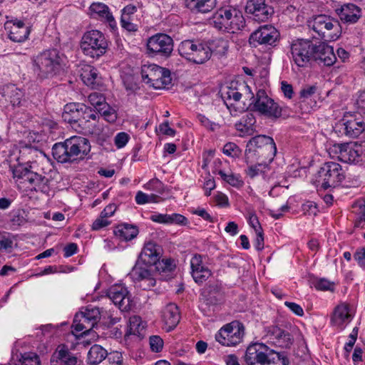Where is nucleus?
Masks as SVG:
<instances>
[{"instance_id": "obj_1", "label": "nucleus", "mask_w": 365, "mask_h": 365, "mask_svg": "<svg viewBox=\"0 0 365 365\" xmlns=\"http://www.w3.org/2000/svg\"><path fill=\"white\" fill-rule=\"evenodd\" d=\"M91 151L89 140L81 136H72L52 148V155L61 163H73L84 159Z\"/></svg>"}, {"instance_id": "obj_2", "label": "nucleus", "mask_w": 365, "mask_h": 365, "mask_svg": "<svg viewBox=\"0 0 365 365\" xmlns=\"http://www.w3.org/2000/svg\"><path fill=\"white\" fill-rule=\"evenodd\" d=\"M32 64L38 78H51L63 72L66 56L57 49H48L34 56Z\"/></svg>"}, {"instance_id": "obj_3", "label": "nucleus", "mask_w": 365, "mask_h": 365, "mask_svg": "<svg viewBox=\"0 0 365 365\" xmlns=\"http://www.w3.org/2000/svg\"><path fill=\"white\" fill-rule=\"evenodd\" d=\"M276 153L274 139L268 135H258L252 138L247 144L245 161L248 164L257 160L266 165L273 160Z\"/></svg>"}, {"instance_id": "obj_4", "label": "nucleus", "mask_w": 365, "mask_h": 365, "mask_svg": "<svg viewBox=\"0 0 365 365\" xmlns=\"http://www.w3.org/2000/svg\"><path fill=\"white\" fill-rule=\"evenodd\" d=\"M345 178L341 165L335 162H327L318 170L315 176L316 186L324 190L338 186Z\"/></svg>"}, {"instance_id": "obj_5", "label": "nucleus", "mask_w": 365, "mask_h": 365, "mask_svg": "<svg viewBox=\"0 0 365 365\" xmlns=\"http://www.w3.org/2000/svg\"><path fill=\"white\" fill-rule=\"evenodd\" d=\"M81 48L85 55L99 58L106 52L108 41L101 31L91 30L82 36Z\"/></svg>"}, {"instance_id": "obj_6", "label": "nucleus", "mask_w": 365, "mask_h": 365, "mask_svg": "<svg viewBox=\"0 0 365 365\" xmlns=\"http://www.w3.org/2000/svg\"><path fill=\"white\" fill-rule=\"evenodd\" d=\"M179 54L196 64H202L210 58L207 44L200 41L185 40L178 46Z\"/></svg>"}, {"instance_id": "obj_7", "label": "nucleus", "mask_w": 365, "mask_h": 365, "mask_svg": "<svg viewBox=\"0 0 365 365\" xmlns=\"http://www.w3.org/2000/svg\"><path fill=\"white\" fill-rule=\"evenodd\" d=\"M141 76L144 82L155 89L168 88L172 83L170 71L156 64L143 66Z\"/></svg>"}, {"instance_id": "obj_8", "label": "nucleus", "mask_w": 365, "mask_h": 365, "mask_svg": "<svg viewBox=\"0 0 365 365\" xmlns=\"http://www.w3.org/2000/svg\"><path fill=\"white\" fill-rule=\"evenodd\" d=\"M316 44L308 39H297L291 45V54L299 67H308L313 62Z\"/></svg>"}, {"instance_id": "obj_9", "label": "nucleus", "mask_w": 365, "mask_h": 365, "mask_svg": "<svg viewBox=\"0 0 365 365\" xmlns=\"http://www.w3.org/2000/svg\"><path fill=\"white\" fill-rule=\"evenodd\" d=\"M244 334L243 324L238 321H233L217 331L215 339L222 346H233L242 341Z\"/></svg>"}, {"instance_id": "obj_10", "label": "nucleus", "mask_w": 365, "mask_h": 365, "mask_svg": "<svg viewBox=\"0 0 365 365\" xmlns=\"http://www.w3.org/2000/svg\"><path fill=\"white\" fill-rule=\"evenodd\" d=\"M101 319V311L98 307H88L85 312L76 314L72 327L73 331H83L88 335Z\"/></svg>"}, {"instance_id": "obj_11", "label": "nucleus", "mask_w": 365, "mask_h": 365, "mask_svg": "<svg viewBox=\"0 0 365 365\" xmlns=\"http://www.w3.org/2000/svg\"><path fill=\"white\" fill-rule=\"evenodd\" d=\"M253 110L272 120H277L282 116V108L277 103L269 98L264 90L260 89L253 98Z\"/></svg>"}, {"instance_id": "obj_12", "label": "nucleus", "mask_w": 365, "mask_h": 365, "mask_svg": "<svg viewBox=\"0 0 365 365\" xmlns=\"http://www.w3.org/2000/svg\"><path fill=\"white\" fill-rule=\"evenodd\" d=\"M148 53L153 56L168 58L173 51V40L165 34H156L147 41Z\"/></svg>"}, {"instance_id": "obj_13", "label": "nucleus", "mask_w": 365, "mask_h": 365, "mask_svg": "<svg viewBox=\"0 0 365 365\" xmlns=\"http://www.w3.org/2000/svg\"><path fill=\"white\" fill-rule=\"evenodd\" d=\"M309 26L312 28L319 36L325 41L335 40L339 38V35H331L330 31L340 27L339 22L336 19H331L327 15H318L309 22Z\"/></svg>"}, {"instance_id": "obj_14", "label": "nucleus", "mask_w": 365, "mask_h": 365, "mask_svg": "<svg viewBox=\"0 0 365 365\" xmlns=\"http://www.w3.org/2000/svg\"><path fill=\"white\" fill-rule=\"evenodd\" d=\"M279 39V33L273 26L264 25L251 34L249 43L252 47H257L259 45L275 46Z\"/></svg>"}, {"instance_id": "obj_15", "label": "nucleus", "mask_w": 365, "mask_h": 365, "mask_svg": "<svg viewBox=\"0 0 365 365\" xmlns=\"http://www.w3.org/2000/svg\"><path fill=\"white\" fill-rule=\"evenodd\" d=\"M128 276L138 284V287L144 290L150 289L156 283L153 268L143 265L140 262H136Z\"/></svg>"}, {"instance_id": "obj_16", "label": "nucleus", "mask_w": 365, "mask_h": 365, "mask_svg": "<svg viewBox=\"0 0 365 365\" xmlns=\"http://www.w3.org/2000/svg\"><path fill=\"white\" fill-rule=\"evenodd\" d=\"M83 109H86V105L83 103H70L64 106L62 113L63 120L78 132L85 127V120H83Z\"/></svg>"}, {"instance_id": "obj_17", "label": "nucleus", "mask_w": 365, "mask_h": 365, "mask_svg": "<svg viewBox=\"0 0 365 365\" xmlns=\"http://www.w3.org/2000/svg\"><path fill=\"white\" fill-rule=\"evenodd\" d=\"M273 351L264 344H252L247 348L245 361L247 365H266L269 355Z\"/></svg>"}, {"instance_id": "obj_18", "label": "nucleus", "mask_w": 365, "mask_h": 365, "mask_svg": "<svg viewBox=\"0 0 365 365\" xmlns=\"http://www.w3.org/2000/svg\"><path fill=\"white\" fill-rule=\"evenodd\" d=\"M242 95L247 96L250 99L254 98L250 87L245 82L237 84L232 83L230 86L226 87L222 93V98L229 108L235 103L239 102Z\"/></svg>"}, {"instance_id": "obj_19", "label": "nucleus", "mask_w": 365, "mask_h": 365, "mask_svg": "<svg viewBox=\"0 0 365 365\" xmlns=\"http://www.w3.org/2000/svg\"><path fill=\"white\" fill-rule=\"evenodd\" d=\"M245 12L252 16L254 21L263 22L267 21L273 14V9L266 4V0H247Z\"/></svg>"}, {"instance_id": "obj_20", "label": "nucleus", "mask_w": 365, "mask_h": 365, "mask_svg": "<svg viewBox=\"0 0 365 365\" xmlns=\"http://www.w3.org/2000/svg\"><path fill=\"white\" fill-rule=\"evenodd\" d=\"M264 337L267 341L282 348H289L293 343V338L289 332L278 326H269L264 329Z\"/></svg>"}, {"instance_id": "obj_21", "label": "nucleus", "mask_w": 365, "mask_h": 365, "mask_svg": "<svg viewBox=\"0 0 365 365\" xmlns=\"http://www.w3.org/2000/svg\"><path fill=\"white\" fill-rule=\"evenodd\" d=\"M337 158L346 163H357L362 161L361 147L356 143H344L337 146Z\"/></svg>"}, {"instance_id": "obj_22", "label": "nucleus", "mask_w": 365, "mask_h": 365, "mask_svg": "<svg viewBox=\"0 0 365 365\" xmlns=\"http://www.w3.org/2000/svg\"><path fill=\"white\" fill-rule=\"evenodd\" d=\"M201 299L207 306L220 304L224 299L222 287L217 282H211L205 285L201 291Z\"/></svg>"}, {"instance_id": "obj_23", "label": "nucleus", "mask_w": 365, "mask_h": 365, "mask_svg": "<svg viewBox=\"0 0 365 365\" xmlns=\"http://www.w3.org/2000/svg\"><path fill=\"white\" fill-rule=\"evenodd\" d=\"M51 365H77L78 357L65 344L58 345L51 355Z\"/></svg>"}, {"instance_id": "obj_24", "label": "nucleus", "mask_w": 365, "mask_h": 365, "mask_svg": "<svg viewBox=\"0 0 365 365\" xmlns=\"http://www.w3.org/2000/svg\"><path fill=\"white\" fill-rule=\"evenodd\" d=\"M108 296L122 311H128L131 308L132 301L125 288L119 286L112 287L108 290Z\"/></svg>"}, {"instance_id": "obj_25", "label": "nucleus", "mask_w": 365, "mask_h": 365, "mask_svg": "<svg viewBox=\"0 0 365 365\" xmlns=\"http://www.w3.org/2000/svg\"><path fill=\"white\" fill-rule=\"evenodd\" d=\"M336 61V55L334 52L333 47L325 43H319L316 44L314 51V57L313 62L326 66H332Z\"/></svg>"}, {"instance_id": "obj_26", "label": "nucleus", "mask_w": 365, "mask_h": 365, "mask_svg": "<svg viewBox=\"0 0 365 365\" xmlns=\"http://www.w3.org/2000/svg\"><path fill=\"white\" fill-rule=\"evenodd\" d=\"M335 11L340 20L348 24L356 23L362 15L361 9L354 4H344Z\"/></svg>"}, {"instance_id": "obj_27", "label": "nucleus", "mask_w": 365, "mask_h": 365, "mask_svg": "<svg viewBox=\"0 0 365 365\" xmlns=\"http://www.w3.org/2000/svg\"><path fill=\"white\" fill-rule=\"evenodd\" d=\"M191 274L195 282L202 284L212 274L211 271L202 264V256L195 255L190 260Z\"/></svg>"}, {"instance_id": "obj_28", "label": "nucleus", "mask_w": 365, "mask_h": 365, "mask_svg": "<svg viewBox=\"0 0 365 365\" xmlns=\"http://www.w3.org/2000/svg\"><path fill=\"white\" fill-rule=\"evenodd\" d=\"M352 319L349 314V306L347 304L341 303L334 308L331 323L333 326L340 329H343L345 324L349 323Z\"/></svg>"}, {"instance_id": "obj_29", "label": "nucleus", "mask_w": 365, "mask_h": 365, "mask_svg": "<svg viewBox=\"0 0 365 365\" xmlns=\"http://www.w3.org/2000/svg\"><path fill=\"white\" fill-rule=\"evenodd\" d=\"M230 16L225 32L235 34L244 29L246 22L241 11L230 6Z\"/></svg>"}, {"instance_id": "obj_30", "label": "nucleus", "mask_w": 365, "mask_h": 365, "mask_svg": "<svg viewBox=\"0 0 365 365\" xmlns=\"http://www.w3.org/2000/svg\"><path fill=\"white\" fill-rule=\"evenodd\" d=\"M29 34V27L24 22L19 21L10 26L8 36L12 41L21 43L28 38Z\"/></svg>"}, {"instance_id": "obj_31", "label": "nucleus", "mask_w": 365, "mask_h": 365, "mask_svg": "<svg viewBox=\"0 0 365 365\" xmlns=\"http://www.w3.org/2000/svg\"><path fill=\"white\" fill-rule=\"evenodd\" d=\"M90 15L92 18L100 19L108 22L111 26L115 22L114 18L107 5L101 2H94L89 7Z\"/></svg>"}, {"instance_id": "obj_32", "label": "nucleus", "mask_w": 365, "mask_h": 365, "mask_svg": "<svg viewBox=\"0 0 365 365\" xmlns=\"http://www.w3.org/2000/svg\"><path fill=\"white\" fill-rule=\"evenodd\" d=\"M344 130L346 135L350 138H357L365 131V123L356 118L351 120L343 119Z\"/></svg>"}, {"instance_id": "obj_33", "label": "nucleus", "mask_w": 365, "mask_h": 365, "mask_svg": "<svg viewBox=\"0 0 365 365\" xmlns=\"http://www.w3.org/2000/svg\"><path fill=\"white\" fill-rule=\"evenodd\" d=\"M113 232L120 240L129 241L136 237L139 231L137 226L123 223L118 225Z\"/></svg>"}, {"instance_id": "obj_34", "label": "nucleus", "mask_w": 365, "mask_h": 365, "mask_svg": "<svg viewBox=\"0 0 365 365\" xmlns=\"http://www.w3.org/2000/svg\"><path fill=\"white\" fill-rule=\"evenodd\" d=\"M3 96L13 106H19L21 104L24 92L15 85H6L3 88Z\"/></svg>"}, {"instance_id": "obj_35", "label": "nucleus", "mask_w": 365, "mask_h": 365, "mask_svg": "<svg viewBox=\"0 0 365 365\" xmlns=\"http://www.w3.org/2000/svg\"><path fill=\"white\" fill-rule=\"evenodd\" d=\"M81 78L83 82L92 88H96L100 84V78L97 69L86 65L82 68Z\"/></svg>"}, {"instance_id": "obj_36", "label": "nucleus", "mask_w": 365, "mask_h": 365, "mask_svg": "<svg viewBox=\"0 0 365 365\" xmlns=\"http://www.w3.org/2000/svg\"><path fill=\"white\" fill-rule=\"evenodd\" d=\"M210 56L214 53L218 56H224L227 54L230 45L229 41L223 38H216L208 41L207 44Z\"/></svg>"}, {"instance_id": "obj_37", "label": "nucleus", "mask_w": 365, "mask_h": 365, "mask_svg": "<svg viewBox=\"0 0 365 365\" xmlns=\"http://www.w3.org/2000/svg\"><path fill=\"white\" fill-rule=\"evenodd\" d=\"M230 6L222 7L219 9L212 16L214 27L221 31H226V27L228 26V18H230Z\"/></svg>"}, {"instance_id": "obj_38", "label": "nucleus", "mask_w": 365, "mask_h": 365, "mask_svg": "<svg viewBox=\"0 0 365 365\" xmlns=\"http://www.w3.org/2000/svg\"><path fill=\"white\" fill-rule=\"evenodd\" d=\"M163 317L165 324L169 327V328H175L180 319L178 306L175 304H170L167 305L163 312Z\"/></svg>"}, {"instance_id": "obj_39", "label": "nucleus", "mask_w": 365, "mask_h": 365, "mask_svg": "<svg viewBox=\"0 0 365 365\" xmlns=\"http://www.w3.org/2000/svg\"><path fill=\"white\" fill-rule=\"evenodd\" d=\"M187 8L200 13L210 11L216 5V0H185Z\"/></svg>"}, {"instance_id": "obj_40", "label": "nucleus", "mask_w": 365, "mask_h": 365, "mask_svg": "<svg viewBox=\"0 0 365 365\" xmlns=\"http://www.w3.org/2000/svg\"><path fill=\"white\" fill-rule=\"evenodd\" d=\"M107 356V350L98 344L93 345L87 355V362L91 365H97L106 360Z\"/></svg>"}, {"instance_id": "obj_41", "label": "nucleus", "mask_w": 365, "mask_h": 365, "mask_svg": "<svg viewBox=\"0 0 365 365\" xmlns=\"http://www.w3.org/2000/svg\"><path fill=\"white\" fill-rule=\"evenodd\" d=\"M27 182L36 191H41L43 192H48L49 180L37 173L31 172L29 174V179Z\"/></svg>"}, {"instance_id": "obj_42", "label": "nucleus", "mask_w": 365, "mask_h": 365, "mask_svg": "<svg viewBox=\"0 0 365 365\" xmlns=\"http://www.w3.org/2000/svg\"><path fill=\"white\" fill-rule=\"evenodd\" d=\"M255 123V117L252 114L250 113L243 118L240 121L235 123V128L237 130L244 134H251L250 131L252 130V125Z\"/></svg>"}, {"instance_id": "obj_43", "label": "nucleus", "mask_w": 365, "mask_h": 365, "mask_svg": "<svg viewBox=\"0 0 365 365\" xmlns=\"http://www.w3.org/2000/svg\"><path fill=\"white\" fill-rule=\"evenodd\" d=\"M145 328L142 319L138 316H133L129 319L128 333L132 335L140 336Z\"/></svg>"}, {"instance_id": "obj_44", "label": "nucleus", "mask_w": 365, "mask_h": 365, "mask_svg": "<svg viewBox=\"0 0 365 365\" xmlns=\"http://www.w3.org/2000/svg\"><path fill=\"white\" fill-rule=\"evenodd\" d=\"M266 365H289V359L284 352H279L274 350L272 354L269 355Z\"/></svg>"}, {"instance_id": "obj_45", "label": "nucleus", "mask_w": 365, "mask_h": 365, "mask_svg": "<svg viewBox=\"0 0 365 365\" xmlns=\"http://www.w3.org/2000/svg\"><path fill=\"white\" fill-rule=\"evenodd\" d=\"M88 101L94 107L97 112L107 103L104 95L98 92L91 93L88 96Z\"/></svg>"}, {"instance_id": "obj_46", "label": "nucleus", "mask_w": 365, "mask_h": 365, "mask_svg": "<svg viewBox=\"0 0 365 365\" xmlns=\"http://www.w3.org/2000/svg\"><path fill=\"white\" fill-rule=\"evenodd\" d=\"M218 175H220L223 180L233 187H240L244 184V182L240 175H235L233 173L226 174L223 170H219Z\"/></svg>"}, {"instance_id": "obj_47", "label": "nucleus", "mask_w": 365, "mask_h": 365, "mask_svg": "<svg viewBox=\"0 0 365 365\" xmlns=\"http://www.w3.org/2000/svg\"><path fill=\"white\" fill-rule=\"evenodd\" d=\"M122 80L127 91L134 92L139 88L138 78L135 75L131 73H123L122 75Z\"/></svg>"}, {"instance_id": "obj_48", "label": "nucleus", "mask_w": 365, "mask_h": 365, "mask_svg": "<svg viewBox=\"0 0 365 365\" xmlns=\"http://www.w3.org/2000/svg\"><path fill=\"white\" fill-rule=\"evenodd\" d=\"M98 113L109 123H114L117 120L116 110L108 103H106L104 106L101 107Z\"/></svg>"}, {"instance_id": "obj_49", "label": "nucleus", "mask_w": 365, "mask_h": 365, "mask_svg": "<svg viewBox=\"0 0 365 365\" xmlns=\"http://www.w3.org/2000/svg\"><path fill=\"white\" fill-rule=\"evenodd\" d=\"M160 256L158 255H148L144 252H140L138 259L137 262H140V264L153 268V265L156 266Z\"/></svg>"}, {"instance_id": "obj_50", "label": "nucleus", "mask_w": 365, "mask_h": 365, "mask_svg": "<svg viewBox=\"0 0 365 365\" xmlns=\"http://www.w3.org/2000/svg\"><path fill=\"white\" fill-rule=\"evenodd\" d=\"M31 170L28 167L23 165H18L13 169V175L14 178L23 180L24 182H27L29 179V174L31 173Z\"/></svg>"}, {"instance_id": "obj_51", "label": "nucleus", "mask_w": 365, "mask_h": 365, "mask_svg": "<svg viewBox=\"0 0 365 365\" xmlns=\"http://www.w3.org/2000/svg\"><path fill=\"white\" fill-rule=\"evenodd\" d=\"M267 165L268 163L264 165L263 162L259 161L257 165L250 166L246 170V173L251 178H254L259 175H264V171L262 170V168H266Z\"/></svg>"}, {"instance_id": "obj_52", "label": "nucleus", "mask_w": 365, "mask_h": 365, "mask_svg": "<svg viewBox=\"0 0 365 365\" xmlns=\"http://www.w3.org/2000/svg\"><path fill=\"white\" fill-rule=\"evenodd\" d=\"M314 286L318 290L333 291L334 284L325 278H320L314 282Z\"/></svg>"}, {"instance_id": "obj_53", "label": "nucleus", "mask_w": 365, "mask_h": 365, "mask_svg": "<svg viewBox=\"0 0 365 365\" xmlns=\"http://www.w3.org/2000/svg\"><path fill=\"white\" fill-rule=\"evenodd\" d=\"M175 267L174 261L171 259H165L162 261L158 260L155 269L160 272H168L173 271Z\"/></svg>"}, {"instance_id": "obj_54", "label": "nucleus", "mask_w": 365, "mask_h": 365, "mask_svg": "<svg viewBox=\"0 0 365 365\" xmlns=\"http://www.w3.org/2000/svg\"><path fill=\"white\" fill-rule=\"evenodd\" d=\"M13 237L10 233H0V249L8 250L13 247Z\"/></svg>"}, {"instance_id": "obj_55", "label": "nucleus", "mask_w": 365, "mask_h": 365, "mask_svg": "<svg viewBox=\"0 0 365 365\" xmlns=\"http://www.w3.org/2000/svg\"><path fill=\"white\" fill-rule=\"evenodd\" d=\"M161 247L153 242H148L146 243L141 251V252H144L145 254L158 255V256H161Z\"/></svg>"}, {"instance_id": "obj_56", "label": "nucleus", "mask_w": 365, "mask_h": 365, "mask_svg": "<svg viewBox=\"0 0 365 365\" xmlns=\"http://www.w3.org/2000/svg\"><path fill=\"white\" fill-rule=\"evenodd\" d=\"M150 349L154 352H160L163 347V340L158 335L150 336Z\"/></svg>"}, {"instance_id": "obj_57", "label": "nucleus", "mask_w": 365, "mask_h": 365, "mask_svg": "<svg viewBox=\"0 0 365 365\" xmlns=\"http://www.w3.org/2000/svg\"><path fill=\"white\" fill-rule=\"evenodd\" d=\"M110 365H122L123 364V356L120 352L112 351L110 353L107 352L106 359Z\"/></svg>"}, {"instance_id": "obj_58", "label": "nucleus", "mask_w": 365, "mask_h": 365, "mask_svg": "<svg viewBox=\"0 0 365 365\" xmlns=\"http://www.w3.org/2000/svg\"><path fill=\"white\" fill-rule=\"evenodd\" d=\"M98 113L96 110L92 109L91 107L86 106V109L83 110V120H85V125L92 120L93 121H98L99 118Z\"/></svg>"}, {"instance_id": "obj_59", "label": "nucleus", "mask_w": 365, "mask_h": 365, "mask_svg": "<svg viewBox=\"0 0 365 365\" xmlns=\"http://www.w3.org/2000/svg\"><path fill=\"white\" fill-rule=\"evenodd\" d=\"M223 153L228 156H237L240 153L239 147L234 143H227L224 145Z\"/></svg>"}, {"instance_id": "obj_60", "label": "nucleus", "mask_w": 365, "mask_h": 365, "mask_svg": "<svg viewBox=\"0 0 365 365\" xmlns=\"http://www.w3.org/2000/svg\"><path fill=\"white\" fill-rule=\"evenodd\" d=\"M129 138L128 134L125 132L118 133L114 139L115 146L118 148H123L128 142Z\"/></svg>"}, {"instance_id": "obj_61", "label": "nucleus", "mask_w": 365, "mask_h": 365, "mask_svg": "<svg viewBox=\"0 0 365 365\" xmlns=\"http://www.w3.org/2000/svg\"><path fill=\"white\" fill-rule=\"evenodd\" d=\"M169 223L168 224H176L180 225H186L188 223L187 219L178 213H173L171 215H169Z\"/></svg>"}, {"instance_id": "obj_62", "label": "nucleus", "mask_w": 365, "mask_h": 365, "mask_svg": "<svg viewBox=\"0 0 365 365\" xmlns=\"http://www.w3.org/2000/svg\"><path fill=\"white\" fill-rule=\"evenodd\" d=\"M354 258L361 267L365 269V247L356 250Z\"/></svg>"}, {"instance_id": "obj_63", "label": "nucleus", "mask_w": 365, "mask_h": 365, "mask_svg": "<svg viewBox=\"0 0 365 365\" xmlns=\"http://www.w3.org/2000/svg\"><path fill=\"white\" fill-rule=\"evenodd\" d=\"M317 91L315 86H307L303 88L299 93L300 98L305 101L312 96Z\"/></svg>"}, {"instance_id": "obj_64", "label": "nucleus", "mask_w": 365, "mask_h": 365, "mask_svg": "<svg viewBox=\"0 0 365 365\" xmlns=\"http://www.w3.org/2000/svg\"><path fill=\"white\" fill-rule=\"evenodd\" d=\"M25 222L24 218L19 215L14 214L10 218V227L12 230H16L19 226L22 225Z\"/></svg>"}]
</instances>
